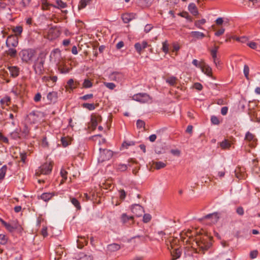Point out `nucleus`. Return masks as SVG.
Segmentation results:
<instances>
[{"mask_svg":"<svg viewBox=\"0 0 260 260\" xmlns=\"http://www.w3.org/2000/svg\"><path fill=\"white\" fill-rule=\"evenodd\" d=\"M135 144V142L132 141H125L123 142L122 145V147H124L125 148H128L129 146H133Z\"/></svg>","mask_w":260,"mask_h":260,"instance_id":"42","label":"nucleus"},{"mask_svg":"<svg viewBox=\"0 0 260 260\" xmlns=\"http://www.w3.org/2000/svg\"><path fill=\"white\" fill-rule=\"evenodd\" d=\"M121 222L127 226H131L134 222V217L133 216H128L125 213H123L121 216Z\"/></svg>","mask_w":260,"mask_h":260,"instance_id":"10","label":"nucleus"},{"mask_svg":"<svg viewBox=\"0 0 260 260\" xmlns=\"http://www.w3.org/2000/svg\"><path fill=\"white\" fill-rule=\"evenodd\" d=\"M235 174L236 177L239 179H241L244 178V174L243 173H242V172H240V171L239 170V169L235 170Z\"/></svg>","mask_w":260,"mask_h":260,"instance_id":"44","label":"nucleus"},{"mask_svg":"<svg viewBox=\"0 0 260 260\" xmlns=\"http://www.w3.org/2000/svg\"><path fill=\"white\" fill-rule=\"evenodd\" d=\"M83 87L85 88H89L92 86V83L88 79H85L82 84Z\"/></svg>","mask_w":260,"mask_h":260,"instance_id":"34","label":"nucleus"},{"mask_svg":"<svg viewBox=\"0 0 260 260\" xmlns=\"http://www.w3.org/2000/svg\"><path fill=\"white\" fill-rule=\"evenodd\" d=\"M82 106L83 108L87 109L90 111L93 110L95 108V106L93 104L84 103Z\"/></svg>","mask_w":260,"mask_h":260,"instance_id":"39","label":"nucleus"},{"mask_svg":"<svg viewBox=\"0 0 260 260\" xmlns=\"http://www.w3.org/2000/svg\"><path fill=\"white\" fill-rule=\"evenodd\" d=\"M60 174L61 177L63 179V180H62L61 181V183H62L64 182V181L66 180L67 178V172L63 170H61L60 171Z\"/></svg>","mask_w":260,"mask_h":260,"instance_id":"57","label":"nucleus"},{"mask_svg":"<svg viewBox=\"0 0 260 260\" xmlns=\"http://www.w3.org/2000/svg\"><path fill=\"white\" fill-rule=\"evenodd\" d=\"M188 10L193 15L196 16L198 14L197 7L194 3H191L188 5Z\"/></svg>","mask_w":260,"mask_h":260,"instance_id":"25","label":"nucleus"},{"mask_svg":"<svg viewBox=\"0 0 260 260\" xmlns=\"http://www.w3.org/2000/svg\"><path fill=\"white\" fill-rule=\"evenodd\" d=\"M25 90V87L22 84H17L12 89V92L16 96L20 95Z\"/></svg>","mask_w":260,"mask_h":260,"instance_id":"14","label":"nucleus"},{"mask_svg":"<svg viewBox=\"0 0 260 260\" xmlns=\"http://www.w3.org/2000/svg\"><path fill=\"white\" fill-rule=\"evenodd\" d=\"M105 86L110 89H114V88L116 87V85L113 83L111 82H104Z\"/></svg>","mask_w":260,"mask_h":260,"instance_id":"51","label":"nucleus"},{"mask_svg":"<svg viewBox=\"0 0 260 260\" xmlns=\"http://www.w3.org/2000/svg\"><path fill=\"white\" fill-rule=\"evenodd\" d=\"M89 0H80L79 5V9H84L89 3Z\"/></svg>","mask_w":260,"mask_h":260,"instance_id":"41","label":"nucleus"},{"mask_svg":"<svg viewBox=\"0 0 260 260\" xmlns=\"http://www.w3.org/2000/svg\"><path fill=\"white\" fill-rule=\"evenodd\" d=\"M166 242L170 243V245L168 244L167 245L172 256L171 260L179 258L182 254V250L178 245L179 240L177 238H170L166 241Z\"/></svg>","mask_w":260,"mask_h":260,"instance_id":"1","label":"nucleus"},{"mask_svg":"<svg viewBox=\"0 0 260 260\" xmlns=\"http://www.w3.org/2000/svg\"><path fill=\"white\" fill-rule=\"evenodd\" d=\"M190 35L192 37L197 39H201L205 37L204 33L197 31H191Z\"/></svg>","mask_w":260,"mask_h":260,"instance_id":"27","label":"nucleus"},{"mask_svg":"<svg viewBox=\"0 0 260 260\" xmlns=\"http://www.w3.org/2000/svg\"><path fill=\"white\" fill-rule=\"evenodd\" d=\"M72 139L70 137H62L61 139V142L63 147H67L71 144Z\"/></svg>","mask_w":260,"mask_h":260,"instance_id":"30","label":"nucleus"},{"mask_svg":"<svg viewBox=\"0 0 260 260\" xmlns=\"http://www.w3.org/2000/svg\"><path fill=\"white\" fill-rule=\"evenodd\" d=\"M58 68L61 73H67L69 72V69L64 68L63 63L61 62L58 63Z\"/></svg>","mask_w":260,"mask_h":260,"instance_id":"33","label":"nucleus"},{"mask_svg":"<svg viewBox=\"0 0 260 260\" xmlns=\"http://www.w3.org/2000/svg\"><path fill=\"white\" fill-rule=\"evenodd\" d=\"M43 79L44 80H51V81H52V82L53 83H54V82H55L57 81V77L56 76H53L52 77H43Z\"/></svg>","mask_w":260,"mask_h":260,"instance_id":"62","label":"nucleus"},{"mask_svg":"<svg viewBox=\"0 0 260 260\" xmlns=\"http://www.w3.org/2000/svg\"><path fill=\"white\" fill-rule=\"evenodd\" d=\"M45 58L43 57H39L38 59L35 62L34 65V69L35 73L41 75L43 74L44 68V64L45 63Z\"/></svg>","mask_w":260,"mask_h":260,"instance_id":"3","label":"nucleus"},{"mask_svg":"<svg viewBox=\"0 0 260 260\" xmlns=\"http://www.w3.org/2000/svg\"><path fill=\"white\" fill-rule=\"evenodd\" d=\"M47 98L50 102H55L58 98L57 93L55 91L50 92L48 93Z\"/></svg>","mask_w":260,"mask_h":260,"instance_id":"20","label":"nucleus"},{"mask_svg":"<svg viewBox=\"0 0 260 260\" xmlns=\"http://www.w3.org/2000/svg\"><path fill=\"white\" fill-rule=\"evenodd\" d=\"M7 167L6 166H3L0 169V180L3 179L5 176Z\"/></svg>","mask_w":260,"mask_h":260,"instance_id":"40","label":"nucleus"},{"mask_svg":"<svg viewBox=\"0 0 260 260\" xmlns=\"http://www.w3.org/2000/svg\"><path fill=\"white\" fill-rule=\"evenodd\" d=\"M101 120V117L100 116H91V126L93 128H95L98 125L99 121Z\"/></svg>","mask_w":260,"mask_h":260,"instance_id":"21","label":"nucleus"},{"mask_svg":"<svg viewBox=\"0 0 260 260\" xmlns=\"http://www.w3.org/2000/svg\"><path fill=\"white\" fill-rule=\"evenodd\" d=\"M8 238L7 237L3 234H0V244H5L7 242Z\"/></svg>","mask_w":260,"mask_h":260,"instance_id":"46","label":"nucleus"},{"mask_svg":"<svg viewBox=\"0 0 260 260\" xmlns=\"http://www.w3.org/2000/svg\"><path fill=\"white\" fill-rule=\"evenodd\" d=\"M219 145L222 149H229L231 146L232 143L228 139H224L221 142H220Z\"/></svg>","mask_w":260,"mask_h":260,"instance_id":"22","label":"nucleus"},{"mask_svg":"<svg viewBox=\"0 0 260 260\" xmlns=\"http://www.w3.org/2000/svg\"><path fill=\"white\" fill-rule=\"evenodd\" d=\"M56 3L57 5V6L52 5L54 8L62 9L66 8L67 6L66 3H64L61 0H56Z\"/></svg>","mask_w":260,"mask_h":260,"instance_id":"32","label":"nucleus"},{"mask_svg":"<svg viewBox=\"0 0 260 260\" xmlns=\"http://www.w3.org/2000/svg\"><path fill=\"white\" fill-rule=\"evenodd\" d=\"M177 80V78L174 76L169 77L166 80V82L172 86L176 85Z\"/></svg>","mask_w":260,"mask_h":260,"instance_id":"31","label":"nucleus"},{"mask_svg":"<svg viewBox=\"0 0 260 260\" xmlns=\"http://www.w3.org/2000/svg\"><path fill=\"white\" fill-rule=\"evenodd\" d=\"M35 55V52L31 49H24L21 51L19 55L24 62L30 61Z\"/></svg>","mask_w":260,"mask_h":260,"instance_id":"4","label":"nucleus"},{"mask_svg":"<svg viewBox=\"0 0 260 260\" xmlns=\"http://www.w3.org/2000/svg\"><path fill=\"white\" fill-rule=\"evenodd\" d=\"M148 46L147 43L143 41L142 43H137L135 44V48L139 54H141V51Z\"/></svg>","mask_w":260,"mask_h":260,"instance_id":"16","label":"nucleus"},{"mask_svg":"<svg viewBox=\"0 0 260 260\" xmlns=\"http://www.w3.org/2000/svg\"><path fill=\"white\" fill-rule=\"evenodd\" d=\"M191 231L188 230L187 232H182L180 234V239L183 243L186 244H191V247L193 246V243H190V239H193V235L191 234Z\"/></svg>","mask_w":260,"mask_h":260,"instance_id":"8","label":"nucleus"},{"mask_svg":"<svg viewBox=\"0 0 260 260\" xmlns=\"http://www.w3.org/2000/svg\"><path fill=\"white\" fill-rule=\"evenodd\" d=\"M110 79L117 82H122L124 80L123 75L119 72L113 73L110 75Z\"/></svg>","mask_w":260,"mask_h":260,"instance_id":"12","label":"nucleus"},{"mask_svg":"<svg viewBox=\"0 0 260 260\" xmlns=\"http://www.w3.org/2000/svg\"><path fill=\"white\" fill-rule=\"evenodd\" d=\"M219 219V214L217 212H214L206 215L201 218V220L208 219L210 221L211 223L215 224L218 222Z\"/></svg>","mask_w":260,"mask_h":260,"instance_id":"11","label":"nucleus"},{"mask_svg":"<svg viewBox=\"0 0 260 260\" xmlns=\"http://www.w3.org/2000/svg\"><path fill=\"white\" fill-rule=\"evenodd\" d=\"M52 5H53L49 4L47 0H42V9L43 10H48L49 7Z\"/></svg>","mask_w":260,"mask_h":260,"instance_id":"37","label":"nucleus"},{"mask_svg":"<svg viewBox=\"0 0 260 260\" xmlns=\"http://www.w3.org/2000/svg\"><path fill=\"white\" fill-rule=\"evenodd\" d=\"M249 69L247 65H245L244 67L243 72L245 77L247 79H248V75H249Z\"/></svg>","mask_w":260,"mask_h":260,"instance_id":"56","label":"nucleus"},{"mask_svg":"<svg viewBox=\"0 0 260 260\" xmlns=\"http://www.w3.org/2000/svg\"><path fill=\"white\" fill-rule=\"evenodd\" d=\"M153 166L155 169L158 170L164 168L166 166V164L162 162L158 161L153 162Z\"/></svg>","mask_w":260,"mask_h":260,"instance_id":"38","label":"nucleus"},{"mask_svg":"<svg viewBox=\"0 0 260 260\" xmlns=\"http://www.w3.org/2000/svg\"><path fill=\"white\" fill-rule=\"evenodd\" d=\"M135 17L133 14H124L122 15V19L124 23H128L130 21L133 20Z\"/></svg>","mask_w":260,"mask_h":260,"instance_id":"24","label":"nucleus"},{"mask_svg":"<svg viewBox=\"0 0 260 260\" xmlns=\"http://www.w3.org/2000/svg\"><path fill=\"white\" fill-rule=\"evenodd\" d=\"M30 1L31 0H22L20 3V5L21 7L25 8L29 5Z\"/></svg>","mask_w":260,"mask_h":260,"instance_id":"47","label":"nucleus"},{"mask_svg":"<svg viewBox=\"0 0 260 260\" xmlns=\"http://www.w3.org/2000/svg\"><path fill=\"white\" fill-rule=\"evenodd\" d=\"M162 50L166 54L169 52V44H168L167 41H165L162 44Z\"/></svg>","mask_w":260,"mask_h":260,"instance_id":"43","label":"nucleus"},{"mask_svg":"<svg viewBox=\"0 0 260 260\" xmlns=\"http://www.w3.org/2000/svg\"><path fill=\"white\" fill-rule=\"evenodd\" d=\"M47 230V227L45 226H44L41 230V234L44 237H46L48 235Z\"/></svg>","mask_w":260,"mask_h":260,"instance_id":"64","label":"nucleus"},{"mask_svg":"<svg viewBox=\"0 0 260 260\" xmlns=\"http://www.w3.org/2000/svg\"><path fill=\"white\" fill-rule=\"evenodd\" d=\"M8 69L10 73L11 76L12 77L15 78L18 76L19 69L17 67H8Z\"/></svg>","mask_w":260,"mask_h":260,"instance_id":"19","label":"nucleus"},{"mask_svg":"<svg viewBox=\"0 0 260 260\" xmlns=\"http://www.w3.org/2000/svg\"><path fill=\"white\" fill-rule=\"evenodd\" d=\"M201 69L203 73H204L208 76H211L212 69L208 64H207L205 62H203V66L201 67Z\"/></svg>","mask_w":260,"mask_h":260,"instance_id":"18","label":"nucleus"},{"mask_svg":"<svg viewBox=\"0 0 260 260\" xmlns=\"http://www.w3.org/2000/svg\"><path fill=\"white\" fill-rule=\"evenodd\" d=\"M10 102V98L8 96L5 97L1 100V103L2 104H6L8 105L9 103Z\"/></svg>","mask_w":260,"mask_h":260,"instance_id":"54","label":"nucleus"},{"mask_svg":"<svg viewBox=\"0 0 260 260\" xmlns=\"http://www.w3.org/2000/svg\"><path fill=\"white\" fill-rule=\"evenodd\" d=\"M206 21L205 19H202L201 20H198V21H197L195 23H194V25L195 26H196L197 27L200 28V29H202V27L201 26V25L202 24H204L206 23Z\"/></svg>","mask_w":260,"mask_h":260,"instance_id":"45","label":"nucleus"},{"mask_svg":"<svg viewBox=\"0 0 260 260\" xmlns=\"http://www.w3.org/2000/svg\"><path fill=\"white\" fill-rule=\"evenodd\" d=\"M195 240V243L198 246L199 250L202 251L203 253L211 246V243L207 236L197 237Z\"/></svg>","mask_w":260,"mask_h":260,"instance_id":"2","label":"nucleus"},{"mask_svg":"<svg viewBox=\"0 0 260 260\" xmlns=\"http://www.w3.org/2000/svg\"><path fill=\"white\" fill-rule=\"evenodd\" d=\"M23 28L21 26H17L14 27L13 29V32L15 33L16 36L20 35L22 32Z\"/></svg>","mask_w":260,"mask_h":260,"instance_id":"35","label":"nucleus"},{"mask_svg":"<svg viewBox=\"0 0 260 260\" xmlns=\"http://www.w3.org/2000/svg\"><path fill=\"white\" fill-rule=\"evenodd\" d=\"M107 248L109 251L114 252L118 250L120 248V246L116 243H113L108 245Z\"/></svg>","mask_w":260,"mask_h":260,"instance_id":"29","label":"nucleus"},{"mask_svg":"<svg viewBox=\"0 0 260 260\" xmlns=\"http://www.w3.org/2000/svg\"><path fill=\"white\" fill-rule=\"evenodd\" d=\"M127 167L125 164H120L117 167V169L120 171H125L126 170Z\"/></svg>","mask_w":260,"mask_h":260,"instance_id":"49","label":"nucleus"},{"mask_svg":"<svg viewBox=\"0 0 260 260\" xmlns=\"http://www.w3.org/2000/svg\"><path fill=\"white\" fill-rule=\"evenodd\" d=\"M0 141H2L5 143H8V139L4 136L1 133H0Z\"/></svg>","mask_w":260,"mask_h":260,"instance_id":"61","label":"nucleus"},{"mask_svg":"<svg viewBox=\"0 0 260 260\" xmlns=\"http://www.w3.org/2000/svg\"><path fill=\"white\" fill-rule=\"evenodd\" d=\"M11 137L14 139H17L20 138L19 133L17 131H14L11 134Z\"/></svg>","mask_w":260,"mask_h":260,"instance_id":"58","label":"nucleus"},{"mask_svg":"<svg viewBox=\"0 0 260 260\" xmlns=\"http://www.w3.org/2000/svg\"><path fill=\"white\" fill-rule=\"evenodd\" d=\"M137 127L138 128H144L145 129V122L142 120H138L137 121Z\"/></svg>","mask_w":260,"mask_h":260,"instance_id":"48","label":"nucleus"},{"mask_svg":"<svg viewBox=\"0 0 260 260\" xmlns=\"http://www.w3.org/2000/svg\"><path fill=\"white\" fill-rule=\"evenodd\" d=\"M93 97V94L90 93V94H86L82 96H81L80 98V99L84 100V101H86L89 99H92Z\"/></svg>","mask_w":260,"mask_h":260,"instance_id":"53","label":"nucleus"},{"mask_svg":"<svg viewBox=\"0 0 260 260\" xmlns=\"http://www.w3.org/2000/svg\"><path fill=\"white\" fill-rule=\"evenodd\" d=\"M245 140L248 143V145L251 148H254L257 144V139L252 133L248 132L245 137Z\"/></svg>","mask_w":260,"mask_h":260,"instance_id":"9","label":"nucleus"},{"mask_svg":"<svg viewBox=\"0 0 260 260\" xmlns=\"http://www.w3.org/2000/svg\"><path fill=\"white\" fill-rule=\"evenodd\" d=\"M79 84V83L78 82H75L73 79H70L68 81L67 84L66 85V88L69 92H71V91L76 88Z\"/></svg>","mask_w":260,"mask_h":260,"instance_id":"15","label":"nucleus"},{"mask_svg":"<svg viewBox=\"0 0 260 260\" xmlns=\"http://www.w3.org/2000/svg\"><path fill=\"white\" fill-rule=\"evenodd\" d=\"M76 259L77 260H92L93 256L89 254L80 252L76 256Z\"/></svg>","mask_w":260,"mask_h":260,"instance_id":"17","label":"nucleus"},{"mask_svg":"<svg viewBox=\"0 0 260 260\" xmlns=\"http://www.w3.org/2000/svg\"><path fill=\"white\" fill-rule=\"evenodd\" d=\"M247 45L251 48L253 49H256L257 46V44L253 42H250L247 44Z\"/></svg>","mask_w":260,"mask_h":260,"instance_id":"60","label":"nucleus"},{"mask_svg":"<svg viewBox=\"0 0 260 260\" xmlns=\"http://www.w3.org/2000/svg\"><path fill=\"white\" fill-rule=\"evenodd\" d=\"M132 99L141 103H145L151 100L150 96L145 93H139L134 94Z\"/></svg>","mask_w":260,"mask_h":260,"instance_id":"7","label":"nucleus"},{"mask_svg":"<svg viewBox=\"0 0 260 260\" xmlns=\"http://www.w3.org/2000/svg\"><path fill=\"white\" fill-rule=\"evenodd\" d=\"M54 196V193L52 192H45L42 194L40 196V199L42 200L48 202Z\"/></svg>","mask_w":260,"mask_h":260,"instance_id":"23","label":"nucleus"},{"mask_svg":"<svg viewBox=\"0 0 260 260\" xmlns=\"http://www.w3.org/2000/svg\"><path fill=\"white\" fill-rule=\"evenodd\" d=\"M132 211L138 217L142 216L144 212L143 207L139 204L133 205L132 207Z\"/></svg>","mask_w":260,"mask_h":260,"instance_id":"13","label":"nucleus"},{"mask_svg":"<svg viewBox=\"0 0 260 260\" xmlns=\"http://www.w3.org/2000/svg\"><path fill=\"white\" fill-rule=\"evenodd\" d=\"M211 122L213 124H215V125H218L220 123L218 118L216 116H212L211 117Z\"/></svg>","mask_w":260,"mask_h":260,"instance_id":"52","label":"nucleus"},{"mask_svg":"<svg viewBox=\"0 0 260 260\" xmlns=\"http://www.w3.org/2000/svg\"><path fill=\"white\" fill-rule=\"evenodd\" d=\"M151 219V216L149 214H145L143 216V221L145 223L148 222Z\"/></svg>","mask_w":260,"mask_h":260,"instance_id":"59","label":"nucleus"},{"mask_svg":"<svg viewBox=\"0 0 260 260\" xmlns=\"http://www.w3.org/2000/svg\"><path fill=\"white\" fill-rule=\"evenodd\" d=\"M12 228L14 230H16L20 232L22 230V228L20 224L18 223V221L17 220H13L11 221L10 222Z\"/></svg>","mask_w":260,"mask_h":260,"instance_id":"26","label":"nucleus"},{"mask_svg":"<svg viewBox=\"0 0 260 260\" xmlns=\"http://www.w3.org/2000/svg\"><path fill=\"white\" fill-rule=\"evenodd\" d=\"M100 156L99 161L103 162L110 159L113 156V152L110 150L100 148Z\"/></svg>","mask_w":260,"mask_h":260,"instance_id":"6","label":"nucleus"},{"mask_svg":"<svg viewBox=\"0 0 260 260\" xmlns=\"http://www.w3.org/2000/svg\"><path fill=\"white\" fill-rule=\"evenodd\" d=\"M70 201L72 204L76 208L77 210H80L81 209V206L79 201L75 198L71 197L70 198Z\"/></svg>","mask_w":260,"mask_h":260,"instance_id":"28","label":"nucleus"},{"mask_svg":"<svg viewBox=\"0 0 260 260\" xmlns=\"http://www.w3.org/2000/svg\"><path fill=\"white\" fill-rule=\"evenodd\" d=\"M203 61L199 62L198 60L193 59L192 60V64L195 66L196 67H198L199 68H201V67L203 66Z\"/></svg>","mask_w":260,"mask_h":260,"instance_id":"55","label":"nucleus"},{"mask_svg":"<svg viewBox=\"0 0 260 260\" xmlns=\"http://www.w3.org/2000/svg\"><path fill=\"white\" fill-rule=\"evenodd\" d=\"M6 53L12 57H15L17 54V51L13 48H10L6 51Z\"/></svg>","mask_w":260,"mask_h":260,"instance_id":"36","label":"nucleus"},{"mask_svg":"<svg viewBox=\"0 0 260 260\" xmlns=\"http://www.w3.org/2000/svg\"><path fill=\"white\" fill-rule=\"evenodd\" d=\"M224 28H221L215 33V35L216 36H220V35H222L224 33Z\"/></svg>","mask_w":260,"mask_h":260,"instance_id":"63","label":"nucleus"},{"mask_svg":"<svg viewBox=\"0 0 260 260\" xmlns=\"http://www.w3.org/2000/svg\"><path fill=\"white\" fill-rule=\"evenodd\" d=\"M52 165L51 163H45L42 165L37 171L36 175L39 176L41 174L47 175L51 172Z\"/></svg>","mask_w":260,"mask_h":260,"instance_id":"5","label":"nucleus"},{"mask_svg":"<svg viewBox=\"0 0 260 260\" xmlns=\"http://www.w3.org/2000/svg\"><path fill=\"white\" fill-rule=\"evenodd\" d=\"M210 52L213 58L214 63H215V66H217V60L218 59L217 57V53H216V51H211Z\"/></svg>","mask_w":260,"mask_h":260,"instance_id":"50","label":"nucleus"}]
</instances>
